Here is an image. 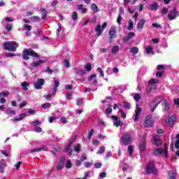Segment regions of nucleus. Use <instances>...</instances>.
Instances as JSON below:
<instances>
[{
  "instance_id": "25",
  "label": "nucleus",
  "mask_w": 179,
  "mask_h": 179,
  "mask_svg": "<svg viewBox=\"0 0 179 179\" xmlns=\"http://www.w3.org/2000/svg\"><path fill=\"white\" fill-rule=\"evenodd\" d=\"M41 64H44V60L39 59L36 62H32L31 66H33V68H37V66H40Z\"/></svg>"
},
{
  "instance_id": "52",
  "label": "nucleus",
  "mask_w": 179,
  "mask_h": 179,
  "mask_svg": "<svg viewBox=\"0 0 179 179\" xmlns=\"http://www.w3.org/2000/svg\"><path fill=\"white\" fill-rule=\"evenodd\" d=\"M23 28L24 30H27L28 31H30V30H31V25H29L27 24H25L24 26H23Z\"/></svg>"
},
{
  "instance_id": "24",
  "label": "nucleus",
  "mask_w": 179,
  "mask_h": 179,
  "mask_svg": "<svg viewBox=\"0 0 179 179\" xmlns=\"http://www.w3.org/2000/svg\"><path fill=\"white\" fill-rule=\"evenodd\" d=\"M26 117H27V113H21L20 117L13 119V122H17V121H22V120H24Z\"/></svg>"
},
{
  "instance_id": "58",
  "label": "nucleus",
  "mask_w": 179,
  "mask_h": 179,
  "mask_svg": "<svg viewBox=\"0 0 179 179\" xmlns=\"http://www.w3.org/2000/svg\"><path fill=\"white\" fill-rule=\"evenodd\" d=\"M32 124L34 127H37L38 125L41 124V122H40L39 120H35V121L32 122Z\"/></svg>"
},
{
  "instance_id": "50",
  "label": "nucleus",
  "mask_w": 179,
  "mask_h": 179,
  "mask_svg": "<svg viewBox=\"0 0 179 179\" xmlns=\"http://www.w3.org/2000/svg\"><path fill=\"white\" fill-rule=\"evenodd\" d=\"M5 29L6 30V31H12V24H7L6 26H5Z\"/></svg>"
},
{
  "instance_id": "48",
  "label": "nucleus",
  "mask_w": 179,
  "mask_h": 179,
  "mask_svg": "<svg viewBox=\"0 0 179 179\" xmlns=\"http://www.w3.org/2000/svg\"><path fill=\"white\" fill-rule=\"evenodd\" d=\"M78 75H80L81 76H83V75H86V71L83 69H78L77 70Z\"/></svg>"
},
{
  "instance_id": "3",
  "label": "nucleus",
  "mask_w": 179,
  "mask_h": 179,
  "mask_svg": "<svg viewBox=\"0 0 179 179\" xmlns=\"http://www.w3.org/2000/svg\"><path fill=\"white\" fill-rule=\"evenodd\" d=\"M145 173H147V174H154V176H157L158 171L153 161H150L148 163L145 169Z\"/></svg>"
},
{
  "instance_id": "26",
  "label": "nucleus",
  "mask_w": 179,
  "mask_h": 179,
  "mask_svg": "<svg viewBox=\"0 0 179 179\" xmlns=\"http://www.w3.org/2000/svg\"><path fill=\"white\" fill-rule=\"evenodd\" d=\"M157 88L155 85H148L146 89L145 92L149 94V93H151L152 90H156Z\"/></svg>"
},
{
  "instance_id": "47",
  "label": "nucleus",
  "mask_w": 179,
  "mask_h": 179,
  "mask_svg": "<svg viewBox=\"0 0 179 179\" xmlns=\"http://www.w3.org/2000/svg\"><path fill=\"white\" fill-rule=\"evenodd\" d=\"M66 168L72 169V162H71V159H67V162L66 164Z\"/></svg>"
},
{
  "instance_id": "61",
  "label": "nucleus",
  "mask_w": 179,
  "mask_h": 179,
  "mask_svg": "<svg viewBox=\"0 0 179 179\" xmlns=\"http://www.w3.org/2000/svg\"><path fill=\"white\" fill-rule=\"evenodd\" d=\"M163 73H164V72H163V71H157L156 73V77L157 78H162L163 77Z\"/></svg>"
},
{
  "instance_id": "5",
  "label": "nucleus",
  "mask_w": 179,
  "mask_h": 179,
  "mask_svg": "<svg viewBox=\"0 0 179 179\" xmlns=\"http://www.w3.org/2000/svg\"><path fill=\"white\" fill-rule=\"evenodd\" d=\"M108 35H109V44H111L113 41V38H116L117 37V28L115 27H111L109 31H108Z\"/></svg>"
},
{
  "instance_id": "10",
  "label": "nucleus",
  "mask_w": 179,
  "mask_h": 179,
  "mask_svg": "<svg viewBox=\"0 0 179 179\" xmlns=\"http://www.w3.org/2000/svg\"><path fill=\"white\" fill-rule=\"evenodd\" d=\"M162 103V99H160V98L157 97L155 98L153 101H152V104L151 105L150 107V110L152 111V113H153V111H155V110H156V108L157 107V106L159 104H160Z\"/></svg>"
},
{
  "instance_id": "19",
  "label": "nucleus",
  "mask_w": 179,
  "mask_h": 179,
  "mask_svg": "<svg viewBox=\"0 0 179 179\" xmlns=\"http://www.w3.org/2000/svg\"><path fill=\"white\" fill-rule=\"evenodd\" d=\"M176 120H177V116L176 115H173L171 116L169 122L168 123V126L169 127V128H171V127L174 125V124L176 123Z\"/></svg>"
},
{
  "instance_id": "8",
  "label": "nucleus",
  "mask_w": 179,
  "mask_h": 179,
  "mask_svg": "<svg viewBox=\"0 0 179 179\" xmlns=\"http://www.w3.org/2000/svg\"><path fill=\"white\" fill-rule=\"evenodd\" d=\"M107 27V22H103V24L101 25L98 24L95 28V31L96 33L97 37H99V36H101L103 34V31H104V29Z\"/></svg>"
},
{
  "instance_id": "53",
  "label": "nucleus",
  "mask_w": 179,
  "mask_h": 179,
  "mask_svg": "<svg viewBox=\"0 0 179 179\" xmlns=\"http://www.w3.org/2000/svg\"><path fill=\"white\" fill-rule=\"evenodd\" d=\"M1 96H3V97H8V96H9V92L8 91L0 92V99Z\"/></svg>"
},
{
  "instance_id": "7",
  "label": "nucleus",
  "mask_w": 179,
  "mask_h": 179,
  "mask_svg": "<svg viewBox=\"0 0 179 179\" xmlns=\"http://www.w3.org/2000/svg\"><path fill=\"white\" fill-rule=\"evenodd\" d=\"M44 85H45V80L43 78H38L36 82L34 83V87L36 90H40L43 89Z\"/></svg>"
},
{
  "instance_id": "55",
  "label": "nucleus",
  "mask_w": 179,
  "mask_h": 179,
  "mask_svg": "<svg viewBox=\"0 0 179 179\" xmlns=\"http://www.w3.org/2000/svg\"><path fill=\"white\" fill-rule=\"evenodd\" d=\"M55 120H57V117L55 116V117H52V116H50L48 117V121L50 124H52V122H54V121H55Z\"/></svg>"
},
{
  "instance_id": "38",
  "label": "nucleus",
  "mask_w": 179,
  "mask_h": 179,
  "mask_svg": "<svg viewBox=\"0 0 179 179\" xmlns=\"http://www.w3.org/2000/svg\"><path fill=\"white\" fill-rule=\"evenodd\" d=\"M41 10L42 12L41 19H45V17H47V10H45V8H41Z\"/></svg>"
},
{
  "instance_id": "2",
  "label": "nucleus",
  "mask_w": 179,
  "mask_h": 179,
  "mask_svg": "<svg viewBox=\"0 0 179 179\" xmlns=\"http://www.w3.org/2000/svg\"><path fill=\"white\" fill-rule=\"evenodd\" d=\"M3 47L6 51L15 52V51L19 48V43L16 41H7L3 44Z\"/></svg>"
},
{
  "instance_id": "51",
  "label": "nucleus",
  "mask_w": 179,
  "mask_h": 179,
  "mask_svg": "<svg viewBox=\"0 0 179 179\" xmlns=\"http://www.w3.org/2000/svg\"><path fill=\"white\" fill-rule=\"evenodd\" d=\"M74 151L77 152V153H79V152H80V144H77L74 146Z\"/></svg>"
},
{
  "instance_id": "37",
  "label": "nucleus",
  "mask_w": 179,
  "mask_h": 179,
  "mask_svg": "<svg viewBox=\"0 0 179 179\" xmlns=\"http://www.w3.org/2000/svg\"><path fill=\"white\" fill-rule=\"evenodd\" d=\"M106 152V147L101 146L99 150L97 151L96 155H103Z\"/></svg>"
},
{
  "instance_id": "36",
  "label": "nucleus",
  "mask_w": 179,
  "mask_h": 179,
  "mask_svg": "<svg viewBox=\"0 0 179 179\" xmlns=\"http://www.w3.org/2000/svg\"><path fill=\"white\" fill-rule=\"evenodd\" d=\"M164 105V111H169L170 110V104H169V102L167 101H164L163 103Z\"/></svg>"
},
{
  "instance_id": "35",
  "label": "nucleus",
  "mask_w": 179,
  "mask_h": 179,
  "mask_svg": "<svg viewBox=\"0 0 179 179\" xmlns=\"http://www.w3.org/2000/svg\"><path fill=\"white\" fill-rule=\"evenodd\" d=\"M130 52H131V54H133L134 55H136V54L139 52V48L136 47H133L130 49Z\"/></svg>"
},
{
  "instance_id": "40",
  "label": "nucleus",
  "mask_w": 179,
  "mask_h": 179,
  "mask_svg": "<svg viewBox=\"0 0 179 179\" xmlns=\"http://www.w3.org/2000/svg\"><path fill=\"white\" fill-rule=\"evenodd\" d=\"M71 17L73 22H76V20H78V13L76 11H73L71 14Z\"/></svg>"
},
{
  "instance_id": "60",
  "label": "nucleus",
  "mask_w": 179,
  "mask_h": 179,
  "mask_svg": "<svg viewBox=\"0 0 179 179\" xmlns=\"http://www.w3.org/2000/svg\"><path fill=\"white\" fill-rule=\"evenodd\" d=\"M76 104L80 107L83 104V99H78V101L76 102Z\"/></svg>"
},
{
  "instance_id": "9",
  "label": "nucleus",
  "mask_w": 179,
  "mask_h": 179,
  "mask_svg": "<svg viewBox=\"0 0 179 179\" xmlns=\"http://www.w3.org/2000/svg\"><path fill=\"white\" fill-rule=\"evenodd\" d=\"M121 142L125 146H127V145H131V135L128 133L124 134V135L121 137Z\"/></svg>"
},
{
  "instance_id": "42",
  "label": "nucleus",
  "mask_w": 179,
  "mask_h": 179,
  "mask_svg": "<svg viewBox=\"0 0 179 179\" xmlns=\"http://www.w3.org/2000/svg\"><path fill=\"white\" fill-rule=\"evenodd\" d=\"M120 51V47L118 45L114 46L111 50L112 54H115V52H118Z\"/></svg>"
},
{
  "instance_id": "45",
  "label": "nucleus",
  "mask_w": 179,
  "mask_h": 179,
  "mask_svg": "<svg viewBox=\"0 0 179 179\" xmlns=\"http://www.w3.org/2000/svg\"><path fill=\"white\" fill-rule=\"evenodd\" d=\"M134 99L137 103H139V100H141V94L137 93L134 95Z\"/></svg>"
},
{
  "instance_id": "18",
  "label": "nucleus",
  "mask_w": 179,
  "mask_h": 179,
  "mask_svg": "<svg viewBox=\"0 0 179 179\" xmlns=\"http://www.w3.org/2000/svg\"><path fill=\"white\" fill-rule=\"evenodd\" d=\"M139 152L142 153V152H145L146 150V141L145 138H143L141 142L140 143V146L138 148Z\"/></svg>"
},
{
  "instance_id": "33",
  "label": "nucleus",
  "mask_w": 179,
  "mask_h": 179,
  "mask_svg": "<svg viewBox=\"0 0 179 179\" xmlns=\"http://www.w3.org/2000/svg\"><path fill=\"white\" fill-rule=\"evenodd\" d=\"M6 167V162L3 160V162L0 163V173H3L4 169Z\"/></svg>"
},
{
  "instance_id": "41",
  "label": "nucleus",
  "mask_w": 179,
  "mask_h": 179,
  "mask_svg": "<svg viewBox=\"0 0 179 179\" xmlns=\"http://www.w3.org/2000/svg\"><path fill=\"white\" fill-rule=\"evenodd\" d=\"M145 52L147 54H152V52H153V48L150 45L147 46L145 48Z\"/></svg>"
},
{
  "instance_id": "28",
  "label": "nucleus",
  "mask_w": 179,
  "mask_h": 179,
  "mask_svg": "<svg viewBox=\"0 0 179 179\" xmlns=\"http://www.w3.org/2000/svg\"><path fill=\"white\" fill-rule=\"evenodd\" d=\"M163 148H157L154 150L153 151V155L154 156H159V155L163 154Z\"/></svg>"
},
{
  "instance_id": "34",
  "label": "nucleus",
  "mask_w": 179,
  "mask_h": 179,
  "mask_svg": "<svg viewBox=\"0 0 179 179\" xmlns=\"http://www.w3.org/2000/svg\"><path fill=\"white\" fill-rule=\"evenodd\" d=\"M134 145H129L128 147V152H129V155L130 156V157H132L133 155H134Z\"/></svg>"
},
{
  "instance_id": "64",
  "label": "nucleus",
  "mask_w": 179,
  "mask_h": 179,
  "mask_svg": "<svg viewBox=\"0 0 179 179\" xmlns=\"http://www.w3.org/2000/svg\"><path fill=\"white\" fill-rule=\"evenodd\" d=\"M176 149H179V140H177L175 143Z\"/></svg>"
},
{
  "instance_id": "31",
  "label": "nucleus",
  "mask_w": 179,
  "mask_h": 179,
  "mask_svg": "<svg viewBox=\"0 0 179 179\" xmlns=\"http://www.w3.org/2000/svg\"><path fill=\"white\" fill-rule=\"evenodd\" d=\"M111 113H113L112 106L111 104H108V108L105 110V114H106V115H110Z\"/></svg>"
},
{
  "instance_id": "15",
  "label": "nucleus",
  "mask_w": 179,
  "mask_h": 179,
  "mask_svg": "<svg viewBox=\"0 0 179 179\" xmlns=\"http://www.w3.org/2000/svg\"><path fill=\"white\" fill-rule=\"evenodd\" d=\"M48 150L46 146H42L41 148H34L29 152V153H37L38 152H47Z\"/></svg>"
},
{
  "instance_id": "63",
  "label": "nucleus",
  "mask_w": 179,
  "mask_h": 179,
  "mask_svg": "<svg viewBox=\"0 0 179 179\" xmlns=\"http://www.w3.org/2000/svg\"><path fill=\"white\" fill-rule=\"evenodd\" d=\"M122 20V17L121 16V15H119L117 19V23L118 24H121V21Z\"/></svg>"
},
{
  "instance_id": "56",
  "label": "nucleus",
  "mask_w": 179,
  "mask_h": 179,
  "mask_svg": "<svg viewBox=\"0 0 179 179\" xmlns=\"http://www.w3.org/2000/svg\"><path fill=\"white\" fill-rule=\"evenodd\" d=\"M168 13H169V8L166 7H164L162 10V15H167Z\"/></svg>"
},
{
  "instance_id": "13",
  "label": "nucleus",
  "mask_w": 179,
  "mask_h": 179,
  "mask_svg": "<svg viewBox=\"0 0 179 179\" xmlns=\"http://www.w3.org/2000/svg\"><path fill=\"white\" fill-rule=\"evenodd\" d=\"M112 120L113 121V125H115V127H122L123 123L121 122V120H120V117H118V116L112 115Z\"/></svg>"
},
{
  "instance_id": "16",
  "label": "nucleus",
  "mask_w": 179,
  "mask_h": 179,
  "mask_svg": "<svg viewBox=\"0 0 179 179\" xmlns=\"http://www.w3.org/2000/svg\"><path fill=\"white\" fill-rule=\"evenodd\" d=\"M135 113H136V115H135L134 122H136L139 117H141V113H142V108L138 106V105H136Z\"/></svg>"
},
{
  "instance_id": "1",
  "label": "nucleus",
  "mask_w": 179,
  "mask_h": 179,
  "mask_svg": "<svg viewBox=\"0 0 179 179\" xmlns=\"http://www.w3.org/2000/svg\"><path fill=\"white\" fill-rule=\"evenodd\" d=\"M22 57L23 59H25V61H29V59H30V57H34L35 58H40V55H38V54L34 52V50H33V49L31 48L24 49Z\"/></svg>"
},
{
  "instance_id": "46",
  "label": "nucleus",
  "mask_w": 179,
  "mask_h": 179,
  "mask_svg": "<svg viewBox=\"0 0 179 179\" xmlns=\"http://www.w3.org/2000/svg\"><path fill=\"white\" fill-rule=\"evenodd\" d=\"M128 30H132L134 29V22L132 20L129 21V26L127 27Z\"/></svg>"
},
{
  "instance_id": "27",
  "label": "nucleus",
  "mask_w": 179,
  "mask_h": 179,
  "mask_svg": "<svg viewBox=\"0 0 179 179\" xmlns=\"http://www.w3.org/2000/svg\"><path fill=\"white\" fill-rule=\"evenodd\" d=\"M58 86H59V81L55 80V85L53 86L52 94L54 95L57 93V89Z\"/></svg>"
},
{
  "instance_id": "11",
  "label": "nucleus",
  "mask_w": 179,
  "mask_h": 179,
  "mask_svg": "<svg viewBox=\"0 0 179 179\" xmlns=\"http://www.w3.org/2000/svg\"><path fill=\"white\" fill-rule=\"evenodd\" d=\"M152 141L155 146L159 147L163 145V141L160 139V136H154Z\"/></svg>"
},
{
  "instance_id": "12",
  "label": "nucleus",
  "mask_w": 179,
  "mask_h": 179,
  "mask_svg": "<svg viewBox=\"0 0 179 179\" xmlns=\"http://www.w3.org/2000/svg\"><path fill=\"white\" fill-rule=\"evenodd\" d=\"M65 160H66L65 157H61L59 162L56 165L57 170L59 171L64 169V166H65Z\"/></svg>"
},
{
  "instance_id": "23",
  "label": "nucleus",
  "mask_w": 179,
  "mask_h": 179,
  "mask_svg": "<svg viewBox=\"0 0 179 179\" xmlns=\"http://www.w3.org/2000/svg\"><path fill=\"white\" fill-rule=\"evenodd\" d=\"M168 179H177L176 173L174 171H168Z\"/></svg>"
},
{
  "instance_id": "21",
  "label": "nucleus",
  "mask_w": 179,
  "mask_h": 179,
  "mask_svg": "<svg viewBox=\"0 0 179 179\" xmlns=\"http://www.w3.org/2000/svg\"><path fill=\"white\" fill-rule=\"evenodd\" d=\"M21 86H22V90H24V92H27V90H29V87H30V83L26 81H24L21 83Z\"/></svg>"
},
{
  "instance_id": "30",
  "label": "nucleus",
  "mask_w": 179,
  "mask_h": 179,
  "mask_svg": "<svg viewBox=\"0 0 179 179\" xmlns=\"http://www.w3.org/2000/svg\"><path fill=\"white\" fill-rule=\"evenodd\" d=\"M150 10H157L159 9V3H157V2H154L150 5Z\"/></svg>"
},
{
  "instance_id": "43",
  "label": "nucleus",
  "mask_w": 179,
  "mask_h": 179,
  "mask_svg": "<svg viewBox=\"0 0 179 179\" xmlns=\"http://www.w3.org/2000/svg\"><path fill=\"white\" fill-rule=\"evenodd\" d=\"M42 108H44V110H47L51 107V103H45L41 105Z\"/></svg>"
},
{
  "instance_id": "22",
  "label": "nucleus",
  "mask_w": 179,
  "mask_h": 179,
  "mask_svg": "<svg viewBox=\"0 0 179 179\" xmlns=\"http://www.w3.org/2000/svg\"><path fill=\"white\" fill-rule=\"evenodd\" d=\"M83 4H78L77 5V9L78 10H81V13H87V8H83Z\"/></svg>"
},
{
  "instance_id": "17",
  "label": "nucleus",
  "mask_w": 179,
  "mask_h": 179,
  "mask_svg": "<svg viewBox=\"0 0 179 179\" xmlns=\"http://www.w3.org/2000/svg\"><path fill=\"white\" fill-rule=\"evenodd\" d=\"M145 23H146V20L141 19L137 24V29L139 30L140 31H142L145 26Z\"/></svg>"
},
{
  "instance_id": "57",
  "label": "nucleus",
  "mask_w": 179,
  "mask_h": 179,
  "mask_svg": "<svg viewBox=\"0 0 179 179\" xmlns=\"http://www.w3.org/2000/svg\"><path fill=\"white\" fill-rule=\"evenodd\" d=\"M119 111H120L122 118H127V113L124 112V110L120 109Z\"/></svg>"
},
{
  "instance_id": "59",
  "label": "nucleus",
  "mask_w": 179,
  "mask_h": 179,
  "mask_svg": "<svg viewBox=\"0 0 179 179\" xmlns=\"http://www.w3.org/2000/svg\"><path fill=\"white\" fill-rule=\"evenodd\" d=\"M96 71H99L101 76H102V78H104V71H103V69H101V68L98 67L96 69Z\"/></svg>"
},
{
  "instance_id": "14",
  "label": "nucleus",
  "mask_w": 179,
  "mask_h": 179,
  "mask_svg": "<svg viewBox=\"0 0 179 179\" xmlns=\"http://www.w3.org/2000/svg\"><path fill=\"white\" fill-rule=\"evenodd\" d=\"M132 37H135V33L134 32H129L128 36H124L122 41L124 44H127L129 40L132 39Z\"/></svg>"
},
{
  "instance_id": "29",
  "label": "nucleus",
  "mask_w": 179,
  "mask_h": 179,
  "mask_svg": "<svg viewBox=\"0 0 179 179\" xmlns=\"http://www.w3.org/2000/svg\"><path fill=\"white\" fill-rule=\"evenodd\" d=\"M163 153L165 157H167V156H169V144L164 143Z\"/></svg>"
},
{
  "instance_id": "4",
  "label": "nucleus",
  "mask_w": 179,
  "mask_h": 179,
  "mask_svg": "<svg viewBox=\"0 0 179 179\" xmlns=\"http://www.w3.org/2000/svg\"><path fill=\"white\" fill-rule=\"evenodd\" d=\"M154 126L153 117L150 115H147L144 120V128H152Z\"/></svg>"
},
{
  "instance_id": "20",
  "label": "nucleus",
  "mask_w": 179,
  "mask_h": 179,
  "mask_svg": "<svg viewBox=\"0 0 179 179\" xmlns=\"http://www.w3.org/2000/svg\"><path fill=\"white\" fill-rule=\"evenodd\" d=\"M72 143H69L64 148V152H68L69 156H72L73 151L71 150Z\"/></svg>"
},
{
  "instance_id": "44",
  "label": "nucleus",
  "mask_w": 179,
  "mask_h": 179,
  "mask_svg": "<svg viewBox=\"0 0 179 179\" xmlns=\"http://www.w3.org/2000/svg\"><path fill=\"white\" fill-rule=\"evenodd\" d=\"M123 104H124L125 108H127V110L131 109V103H129V102L124 101H123Z\"/></svg>"
},
{
  "instance_id": "32",
  "label": "nucleus",
  "mask_w": 179,
  "mask_h": 179,
  "mask_svg": "<svg viewBox=\"0 0 179 179\" xmlns=\"http://www.w3.org/2000/svg\"><path fill=\"white\" fill-rule=\"evenodd\" d=\"M91 9L94 12V13H97L99 12V7L96 3H92L91 4Z\"/></svg>"
},
{
  "instance_id": "39",
  "label": "nucleus",
  "mask_w": 179,
  "mask_h": 179,
  "mask_svg": "<svg viewBox=\"0 0 179 179\" xmlns=\"http://www.w3.org/2000/svg\"><path fill=\"white\" fill-rule=\"evenodd\" d=\"M85 69L87 72H90V71H92V63H87L85 64Z\"/></svg>"
},
{
  "instance_id": "6",
  "label": "nucleus",
  "mask_w": 179,
  "mask_h": 179,
  "mask_svg": "<svg viewBox=\"0 0 179 179\" xmlns=\"http://www.w3.org/2000/svg\"><path fill=\"white\" fill-rule=\"evenodd\" d=\"M178 16V10L177 7H174L168 14V19H169V20H175Z\"/></svg>"
},
{
  "instance_id": "49",
  "label": "nucleus",
  "mask_w": 179,
  "mask_h": 179,
  "mask_svg": "<svg viewBox=\"0 0 179 179\" xmlns=\"http://www.w3.org/2000/svg\"><path fill=\"white\" fill-rule=\"evenodd\" d=\"M149 85H153L155 83H159V80L156 78H152L149 82Z\"/></svg>"
},
{
  "instance_id": "54",
  "label": "nucleus",
  "mask_w": 179,
  "mask_h": 179,
  "mask_svg": "<svg viewBox=\"0 0 179 179\" xmlns=\"http://www.w3.org/2000/svg\"><path fill=\"white\" fill-rule=\"evenodd\" d=\"M32 22H40V17L38 16H33L31 17Z\"/></svg>"
},
{
  "instance_id": "62",
  "label": "nucleus",
  "mask_w": 179,
  "mask_h": 179,
  "mask_svg": "<svg viewBox=\"0 0 179 179\" xmlns=\"http://www.w3.org/2000/svg\"><path fill=\"white\" fill-rule=\"evenodd\" d=\"M64 64L65 68H69L71 66V64H69V62L66 59L64 61Z\"/></svg>"
}]
</instances>
